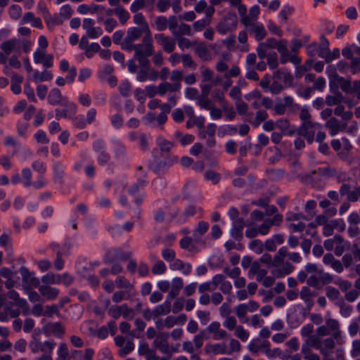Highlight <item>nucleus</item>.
Instances as JSON below:
<instances>
[{
	"label": "nucleus",
	"mask_w": 360,
	"mask_h": 360,
	"mask_svg": "<svg viewBox=\"0 0 360 360\" xmlns=\"http://www.w3.org/2000/svg\"><path fill=\"white\" fill-rule=\"evenodd\" d=\"M122 49L134 51V59L142 65H148V57L153 55L154 46L151 33L148 34L146 30L138 27L128 29L127 36L121 43Z\"/></svg>",
	"instance_id": "nucleus-1"
},
{
	"label": "nucleus",
	"mask_w": 360,
	"mask_h": 360,
	"mask_svg": "<svg viewBox=\"0 0 360 360\" xmlns=\"http://www.w3.org/2000/svg\"><path fill=\"white\" fill-rule=\"evenodd\" d=\"M288 255L286 247H282L273 258L272 266L276 267L271 273L276 278L283 277L292 272L295 266L289 262H284V259Z\"/></svg>",
	"instance_id": "nucleus-2"
},
{
	"label": "nucleus",
	"mask_w": 360,
	"mask_h": 360,
	"mask_svg": "<svg viewBox=\"0 0 360 360\" xmlns=\"http://www.w3.org/2000/svg\"><path fill=\"white\" fill-rule=\"evenodd\" d=\"M169 335L168 333L160 332L153 342V347L165 354V357H169V360L174 353L178 352V345H171L169 342Z\"/></svg>",
	"instance_id": "nucleus-3"
},
{
	"label": "nucleus",
	"mask_w": 360,
	"mask_h": 360,
	"mask_svg": "<svg viewBox=\"0 0 360 360\" xmlns=\"http://www.w3.org/2000/svg\"><path fill=\"white\" fill-rule=\"evenodd\" d=\"M270 345L271 344L269 341L257 338L253 339L250 342L248 349L252 354H257L259 351H262L269 359L280 356L281 354V350L279 348L271 349L270 348Z\"/></svg>",
	"instance_id": "nucleus-4"
},
{
	"label": "nucleus",
	"mask_w": 360,
	"mask_h": 360,
	"mask_svg": "<svg viewBox=\"0 0 360 360\" xmlns=\"http://www.w3.org/2000/svg\"><path fill=\"white\" fill-rule=\"evenodd\" d=\"M321 127L320 124L312 120L305 122L302 123L297 129V134L303 136L309 143H311L314 139L316 130Z\"/></svg>",
	"instance_id": "nucleus-5"
},
{
	"label": "nucleus",
	"mask_w": 360,
	"mask_h": 360,
	"mask_svg": "<svg viewBox=\"0 0 360 360\" xmlns=\"http://www.w3.org/2000/svg\"><path fill=\"white\" fill-rule=\"evenodd\" d=\"M237 25V18L236 15L225 17L221 20L216 27L218 32L225 34L235 30Z\"/></svg>",
	"instance_id": "nucleus-6"
},
{
	"label": "nucleus",
	"mask_w": 360,
	"mask_h": 360,
	"mask_svg": "<svg viewBox=\"0 0 360 360\" xmlns=\"http://www.w3.org/2000/svg\"><path fill=\"white\" fill-rule=\"evenodd\" d=\"M125 342V338L122 336L117 335L115 338V343L116 346L120 347L118 354L121 357L126 356L134 349V344L131 340H128L126 345L124 346Z\"/></svg>",
	"instance_id": "nucleus-7"
},
{
	"label": "nucleus",
	"mask_w": 360,
	"mask_h": 360,
	"mask_svg": "<svg viewBox=\"0 0 360 360\" xmlns=\"http://www.w3.org/2000/svg\"><path fill=\"white\" fill-rule=\"evenodd\" d=\"M155 39L157 42L160 44L163 51L167 53H172L176 47V39H173L171 37L165 36L163 34H155Z\"/></svg>",
	"instance_id": "nucleus-8"
},
{
	"label": "nucleus",
	"mask_w": 360,
	"mask_h": 360,
	"mask_svg": "<svg viewBox=\"0 0 360 360\" xmlns=\"http://www.w3.org/2000/svg\"><path fill=\"white\" fill-rule=\"evenodd\" d=\"M108 313L115 319H117L120 316H123L124 318H132L134 315V310L127 304L112 307L110 308Z\"/></svg>",
	"instance_id": "nucleus-9"
},
{
	"label": "nucleus",
	"mask_w": 360,
	"mask_h": 360,
	"mask_svg": "<svg viewBox=\"0 0 360 360\" xmlns=\"http://www.w3.org/2000/svg\"><path fill=\"white\" fill-rule=\"evenodd\" d=\"M206 330L212 335V338L214 340H224L228 337V333L221 328V324L218 321L211 323Z\"/></svg>",
	"instance_id": "nucleus-10"
},
{
	"label": "nucleus",
	"mask_w": 360,
	"mask_h": 360,
	"mask_svg": "<svg viewBox=\"0 0 360 360\" xmlns=\"http://www.w3.org/2000/svg\"><path fill=\"white\" fill-rule=\"evenodd\" d=\"M53 57L51 54H46L45 50L37 49L34 53V60L36 63H42L45 68L53 65Z\"/></svg>",
	"instance_id": "nucleus-11"
},
{
	"label": "nucleus",
	"mask_w": 360,
	"mask_h": 360,
	"mask_svg": "<svg viewBox=\"0 0 360 360\" xmlns=\"http://www.w3.org/2000/svg\"><path fill=\"white\" fill-rule=\"evenodd\" d=\"M205 352L207 354H228V348L224 342L209 343L205 347Z\"/></svg>",
	"instance_id": "nucleus-12"
},
{
	"label": "nucleus",
	"mask_w": 360,
	"mask_h": 360,
	"mask_svg": "<svg viewBox=\"0 0 360 360\" xmlns=\"http://www.w3.org/2000/svg\"><path fill=\"white\" fill-rule=\"evenodd\" d=\"M20 273L22 277V281L25 283L32 287H39V280L37 278L34 277L33 274L30 273L26 267H20Z\"/></svg>",
	"instance_id": "nucleus-13"
},
{
	"label": "nucleus",
	"mask_w": 360,
	"mask_h": 360,
	"mask_svg": "<svg viewBox=\"0 0 360 360\" xmlns=\"http://www.w3.org/2000/svg\"><path fill=\"white\" fill-rule=\"evenodd\" d=\"M195 54L202 60L208 61L212 59V55L205 42H198L195 46Z\"/></svg>",
	"instance_id": "nucleus-14"
},
{
	"label": "nucleus",
	"mask_w": 360,
	"mask_h": 360,
	"mask_svg": "<svg viewBox=\"0 0 360 360\" xmlns=\"http://www.w3.org/2000/svg\"><path fill=\"white\" fill-rule=\"evenodd\" d=\"M46 333L51 334L56 337L61 338L65 334V329L59 322L49 323L44 327Z\"/></svg>",
	"instance_id": "nucleus-15"
},
{
	"label": "nucleus",
	"mask_w": 360,
	"mask_h": 360,
	"mask_svg": "<svg viewBox=\"0 0 360 360\" xmlns=\"http://www.w3.org/2000/svg\"><path fill=\"white\" fill-rule=\"evenodd\" d=\"M39 293L48 300H55L59 295V290L48 285H41L39 287Z\"/></svg>",
	"instance_id": "nucleus-16"
},
{
	"label": "nucleus",
	"mask_w": 360,
	"mask_h": 360,
	"mask_svg": "<svg viewBox=\"0 0 360 360\" xmlns=\"http://www.w3.org/2000/svg\"><path fill=\"white\" fill-rule=\"evenodd\" d=\"M335 246L334 252L337 256L342 255L345 251L349 250L350 248L349 243L345 241L344 238L340 235L335 236Z\"/></svg>",
	"instance_id": "nucleus-17"
},
{
	"label": "nucleus",
	"mask_w": 360,
	"mask_h": 360,
	"mask_svg": "<svg viewBox=\"0 0 360 360\" xmlns=\"http://www.w3.org/2000/svg\"><path fill=\"white\" fill-rule=\"evenodd\" d=\"M274 79H278L283 81L286 86L292 85L293 77L286 69H279L273 75Z\"/></svg>",
	"instance_id": "nucleus-18"
},
{
	"label": "nucleus",
	"mask_w": 360,
	"mask_h": 360,
	"mask_svg": "<svg viewBox=\"0 0 360 360\" xmlns=\"http://www.w3.org/2000/svg\"><path fill=\"white\" fill-rule=\"evenodd\" d=\"M345 124H342L336 117H330L326 123V127L330 131V134L334 136L344 129Z\"/></svg>",
	"instance_id": "nucleus-19"
},
{
	"label": "nucleus",
	"mask_w": 360,
	"mask_h": 360,
	"mask_svg": "<svg viewBox=\"0 0 360 360\" xmlns=\"http://www.w3.org/2000/svg\"><path fill=\"white\" fill-rule=\"evenodd\" d=\"M20 41L17 39H12L4 41L1 44V49L3 51V53L7 56L11 54L13 51H15L19 48Z\"/></svg>",
	"instance_id": "nucleus-20"
},
{
	"label": "nucleus",
	"mask_w": 360,
	"mask_h": 360,
	"mask_svg": "<svg viewBox=\"0 0 360 360\" xmlns=\"http://www.w3.org/2000/svg\"><path fill=\"white\" fill-rule=\"evenodd\" d=\"M245 226L244 219L240 218L236 219L233 223V228L231 229V236L236 240H240L243 238V229Z\"/></svg>",
	"instance_id": "nucleus-21"
},
{
	"label": "nucleus",
	"mask_w": 360,
	"mask_h": 360,
	"mask_svg": "<svg viewBox=\"0 0 360 360\" xmlns=\"http://www.w3.org/2000/svg\"><path fill=\"white\" fill-rule=\"evenodd\" d=\"M195 11L198 13L205 12L206 17L207 18H211L215 11V9L213 6H208L205 0H200L195 4Z\"/></svg>",
	"instance_id": "nucleus-22"
},
{
	"label": "nucleus",
	"mask_w": 360,
	"mask_h": 360,
	"mask_svg": "<svg viewBox=\"0 0 360 360\" xmlns=\"http://www.w3.org/2000/svg\"><path fill=\"white\" fill-rule=\"evenodd\" d=\"M326 326L328 327L332 336L335 339L338 340L341 338V330H340L339 322L333 319H328L326 321Z\"/></svg>",
	"instance_id": "nucleus-23"
},
{
	"label": "nucleus",
	"mask_w": 360,
	"mask_h": 360,
	"mask_svg": "<svg viewBox=\"0 0 360 360\" xmlns=\"http://www.w3.org/2000/svg\"><path fill=\"white\" fill-rule=\"evenodd\" d=\"M161 84L162 96L166 95L167 93L177 92L181 89V84L176 82H169L167 81L162 82Z\"/></svg>",
	"instance_id": "nucleus-24"
},
{
	"label": "nucleus",
	"mask_w": 360,
	"mask_h": 360,
	"mask_svg": "<svg viewBox=\"0 0 360 360\" xmlns=\"http://www.w3.org/2000/svg\"><path fill=\"white\" fill-rule=\"evenodd\" d=\"M316 296V294L312 292L309 287L304 286L301 289L300 298L304 301L308 307H311L314 304L312 297Z\"/></svg>",
	"instance_id": "nucleus-25"
},
{
	"label": "nucleus",
	"mask_w": 360,
	"mask_h": 360,
	"mask_svg": "<svg viewBox=\"0 0 360 360\" xmlns=\"http://www.w3.org/2000/svg\"><path fill=\"white\" fill-rule=\"evenodd\" d=\"M134 22L139 25V27L141 28L143 30H146L148 37H149V33H151V32L148 22L141 13H135L134 15Z\"/></svg>",
	"instance_id": "nucleus-26"
},
{
	"label": "nucleus",
	"mask_w": 360,
	"mask_h": 360,
	"mask_svg": "<svg viewBox=\"0 0 360 360\" xmlns=\"http://www.w3.org/2000/svg\"><path fill=\"white\" fill-rule=\"evenodd\" d=\"M112 254V256L122 260H128L131 257V253L130 252H123L120 249H116L112 251V252H109L105 257L106 262H111L112 261V259L110 257V255Z\"/></svg>",
	"instance_id": "nucleus-27"
},
{
	"label": "nucleus",
	"mask_w": 360,
	"mask_h": 360,
	"mask_svg": "<svg viewBox=\"0 0 360 360\" xmlns=\"http://www.w3.org/2000/svg\"><path fill=\"white\" fill-rule=\"evenodd\" d=\"M48 100L51 105L60 104L63 100L60 91L58 89H53L49 94Z\"/></svg>",
	"instance_id": "nucleus-28"
},
{
	"label": "nucleus",
	"mask_w": 360,
	"mask_h": 360,
	"mask_svg": "<svg viewBox=\"0 0 360 360\" xmlns=\"http://www.w3.org/2000/svg\"><path fill=\"white\" fill-rule=\"evenodd\" d=\"M171 311V302L170 301H165L164 304L158 305L153 309V316H160L162 315L168 314Z\"/></svg>",
	"instance_id": "nucleus-29"
},
{
	"label": "nucleus",
	"mask_w": 360,
	"mask_h": 360,
	"mask_svg": "<svg viewBox=\"0 0 360 360\" xmlns=\"http://www.w3.org/2000/svg\"><path fill=\"white\" fill-rule=\"evenodd\" d=\"M184 35H186V36H192L193 35L191 27L188 24H186L184 22H181L179 25L176 30L174 33L173 36L174 37H183Z\"/></svg>",
	"instance_id": "nucleus-30"
},
{
	"label": "nucleus",
	"mask_w": 360,
	"mask_h": 360,
	"mask_svg": "<svg viewBox=\"0 0 360 360\" xmlns=\"http://www.w3.org/2000/svg\"><path fill=\"white\" fill-rule=\"evenodd\" d=\"M268 117L267 112L264 110H259L256 112L255 118L252 121L250 118H246L245 120L251 123L254 127H258L262 122Z\"/></svg>",
	"instance_id": "nucleus-31"
},
{
	"label": "nucleus",
	"mask_w": 360,
	"mask_h": 360,
	"mask_svg": "<svg viewBox=\"0 0 360 360\" xmlns=\"http://www.w3.org/2000/svg\"><path fill=\"white\" fill-rule=\"evenodd\" d=\"M31 22L36 27H41L42 24L40 18H35L31 12L26 13L22 18V23Z\"/></svg>",
	"instance_id": "nucleus-32"
},
{
	"label": "nucleus",
	"mask_w": 360,
	"mask_h": 360,
	"mask_svg": "<svg viewBox=\"0 0 360 360\" xmlns=\"http://www.w3.org/2000/svg\"><path fill=\"white\" fill-rule=\"evenodd\" d=\"M248 32L254 33L257 41L263 39L266 35V32L262 25L255 24L251 29H248Z\"/></svg>",
	"instance_id": "nucleus-33"
},
{
	"label": "nucleus",
	"mask_w": 360,
	"mask_h": 360,
	"mask_svg": "<svg viewBox=\"0 0 360 360\" xmlns=\"http://www.w3.org/2000/svg\"><path fill=\"white\" fill-rule=\"evenodd\" d=\"M73 11L69 4L63 6L58 13V20L60 23L63 20H68L71 18Z\"/></svg>",
	"instance_id": "nucleus-34"
},
{
	"label": "nucleus",
	"mask_w": 360,
	"mask_h": 360,
	"mask_svg": "<svg viewBox=\"0 0 360 360\" xmlns=\"http://www.w3.org/2000/svg\"><path fill=\"white\" fill-rule=\"evenodd\" d=\"M144 91H145L146 95L147 96H148L149 98H153L156 95L163 96L162 92L161 84H159L158 86H154V85L147 86H146Z\"/></svg>",
	"instance_id": "nucleus-35"
},
{
	"label": "nucleus",
	"mask_w": 360,
	"mask_h": 360,
	"mask_svg": "<svg viewBox=\"0 0 360 360\" xmlns=\"http://www.w3.org/2000/svg\"><path fill=\"white\" fill-rule=\"evenodd\" d=\"M114 12L115 15L119 18L121 24L124 25L129 18V13L122 6H117L115 8Z\"/></svg>",
	"instance_id": "nucleus-36"
},
{
	"label": "nucleus",
	"mask_w": 360,
	"mask_h": 360,
	"mask_svg": "<svg viewBox=\"0 0 360 360\" xmlns=\"http://www.w3.org/2000/svg\"><path fill=\"white\" fill-rule=\"evenodd\" d=\"M171 264V269L172 270H181L184 274H187L191 271V266L189 264H185L181 259H175Z\"/></svg>",
	"instance_id": "nucleus-37"
},
{
	"label": "nucleus",
	"mask_w": 360,
	"mask_h": 360,
	"mask_svg": "<svg viewBox=\"0 0 360 360\" xmlns=\"http://www.w3.org/2000/svg\"><path fill=\"white\" fill-rule=\"evenodd\" d=\"M321 38L324 40V41L320 46H319L318 53L320 57L325 58L326 62L328 63V58L330 56L328 41L326 39V38L323 36H322Z\"/></svg>",
	"instance_id": "nucleus-38"
},
{
	"label": "nucleus",
	"mask_w": 360,
	"mask_h": 360,
	"mask_svg": "<svg viewBox=\"0 0 360 360\" xmlns=\"http://www.w3.org/2000/svg\"><path fill=\"white\" fill-rule=\"evenodd\" d=\"M343 96L341 93L338 92L334 96L328 95L326 98V103L329 105H335L341 103L343 101Z\"/></svg>",
	"instance_id": "nucleus-39"
},
{
	"label": "nucleus",
	"mask_w": 360,
	"mask_h": 360,
	"mask_svg": "<svg viewBox=\"0 0 360 360\" xmlns=\"http://www.w3.org/2000/svg\"><path fill=\"white\" fill-rule=\"evenodd\" d=\"M167 18L165 16H158L154 20L155 29L159 31H164L167 28Z\"/></svg>",
	"instance_id": "nucleus-40"
},
{
	"label": "nucleus",
	"mask_w": 360,
	"mask_h": 360,
	"mask_svg": "<svg viewBox=\"0 0 360 360\" xmlns=\"http://www.w3.org/2000/svg\"><path fill=\"white\" fill-rule=\"evenodd\" d=\"M179 47L184 50V49H189L193 46H195L197 41H191L188 38L184 37H175Z\"/></svg>",
	"instance_id": "nucleus-41"
},
{
	"label": "nucleus",
	"mask_w": 360,
	"mask_h": 360,
	"mask_svg": "<svg viewBox=\"0 0 360 360\" xmlns=\"http://www.w3.org/2000/svg\"><path fill=\"white\" fill-rule=\"evenodd\" d=\"M41 281L44 283L43 285L54 284L60 283V275H56L53 273H49L41 278Z\"/></svg>",
	"instance_id": "nucleus-42"
},
{
	"label": "nucleus",
	"mask_w": 360,
	"mask_h": 360,
	"mask_svg": "<svg viewBox=\"0 0 360 360\" xmlns=\"http://www.w3.org/2000/svg\"><path fill=\"white\" fill-rule=\"evenodd\" d=\"M58 358L56 360H67L69 356V351L68 345L65 342H61L59 345L58 352Z\"/></svg>",
	"instance_id": "nucleus-43"
},
{
	"label": "nucleus",
	"mask_w": 360,
	"mask_h": 360,
	"mask_svg": "<svg viewBox=\"0 0 360 360\" xmlns=\"http://www.w3.org/2000/svg\"><path fill=\"white\" fill-rule=\"evenodd\" d=\"M117 288H124L127 292H129L133 289V285L123 276H119L115 281Z\"/></svg>",
	"instance_id": "nucleus-44"
},
{
	"label": "nucleus",
	"mask_w": 360,
	"mask_h": 360,
	"mask_svg": "<svg viewBox=\"0 0 360 360\" xmlns=\"http://www.w3.org/2000/svg\"><path fill=\"white\" fill-rule=\"evenodd\" d=\"M56 345V343L53 340L41 342V352H43L44 354L51 355Z\"/></svg>",
	"instance_id": "nucleus-45"
},
{
	"label": "nucleus",
	"mask_w": 360,
	"mask_h": 360,
	"mask_svg": "<svg viewBox=\"0 0 360 360\" xmlns=\"http://www.w3.org/2000/svg\"><path fill=\"white\" fill-rule=\"evenodd\" d=\"M139 65L141 69L138 72L137 79L139 82H144L148 79V70H149V68L150 66V60H148V65H142L140 63H139Z\"/></svg>",
	"instance_id": "nucleus-46"
},
{
	"label": "nucleus",
	"mask_w": 360,
	"mask_h": 360,
	"mask_svg": "<svg viewBox=\"0 0 360 360\" xmlns=\"http://www.w3.org/2000/svg\"><path fill=\"white\" fill-rule=\"evenodd\" d=\"M181 61L184 68H191L195 70L196 68V63L194 62L192 56L189 54H183L181 56Z\"/></svg>",
	"instance_id": "nucleus-47"
},
{
	"label": "nucleus",
	"mask_w": 360,
	"mask_h": 360,
	"mask_svg": "<svg viewBox=\"0 0 360 360\" xmlns=\"http://www.w3.org/2000/svg\"><path fill=\"white\" fill-rule=\"evenodd\" d=\"M267 64L270 69H276L278 65V56L276 52H270L266 56Z\"/></svg>",
	"instance_id": "nucleus-48"
},
{
	"label": "nucleus",
	"mask_w": 360,
	"mask_h": 360,
	"mask_svg": "<svg viewBox=\"0 0 360 360\" xmlns=\"http://www.w3.org/2000/svg\"><path fill=\"white\" fill-rule=\"evenodd\" d=\"M198 105L202 109L210 110L214 105L209 97L200 96L198 100Z\"/></svg>",
	"instance_id": "nucleus-49"
},
{
	"label": "nucleus",
	"mask_w": 360,
	"mask_h": 360,
	"mask_svg": "<svg viewBox=\"0 0 360 360\" xmlns=\"http://www.w3.org/2000/svg\"><path fill=\"white\" fill-rule=\"evenodd\" d=\"M312 61L307 60L303 65L298 66L296 69L295 77H301L306 72L310 70Z\"/></svg>",
	"instance_id": "nucleus-50"
},
{
	"label": "nucleus",
	"mask_w": 360,
	"mask_h": 360,
	"mask_svg": "<svg viewBox=\"0 0 360 360\" xmlns=\"http://www.w3.org/2000/svg\"><path fill=\"white\" fill-rule=\"evenodd\" d=\"M235 335L243 342L248 340L250 336L249 333L242 326L236 328Z\"/></svg>",
	"instance_id": "nucleus-51"
},
{
	"label": "nucleus",
	"mask_w": 360,
	"mask_h": 360,
	"mask_svg": "<svg viewBox=\"0 0 360 360\" xmlns=\"http://www.w3.org/2000/svg\"><path fill=\"white\" fill-rule=\"evenodd\" d=\"M211 22V18L202 19L200 20L195 21L193 24L194 30L197 32L202 31L206 26L209 25Z\"/></svg>",
	"instance_id": "nucleus-52"
},
{
	"label": "nucleus",
	"mask_w": 360,
	"mask_h": 360,
	"mask_svg": "<svg viewBox=\"0 0 360 360\" xmlns=\"http://www.w3.org/2000/svg\"><path fill=\"white\" fill-rule=\"evenodd\" d=\"M29 347L32 352L36 354L41 352V342L37 338L34 337L29 343Z\"/></svg>",
	"instance_id": "nucleus-53"
},
{
	"label": "nucleus",
	"mask_w": 360,
	"mask_h": 360,
	"mask_svg": "<svg viewBox=\"0 0 360 360\" xmlns=\"http://www.w3.org/2000/svg\"><path fill=\"white\" fill-rule=\"evenodd\" d=\"M166 269L167 267L165 263L162 261L159 260L156 262L154 266H153L152 272L154 274H162L165 272Z\"/></svg>",
	"instance_id": "nucleus-54"
},
{
	"label": "nucleus",
	"mask_w": 360,
	"mask_h": 360,
	"mask_svg": "<svg viewBox=\"0 0 360 360\" xmlns=\"http://www.w3.org/2000/svg\"><path fill=\"white\" fill-rule=\"evenodd\" d=\"M101 50V46L97 43H92L89 44L87 49L85 51V56L90 58H91L95 53L99 52Z\"/></svg>",
	"instance_id": "nucleus-55"
},
{
	"label": "nucleus",
	"mask_w": 360,
	"mask_h": 360,
	"mask_svg": "<svg viewBox=\"0 0 360 360\" xmlns=\"http://www.w3.org/2000/svg\"><path fill=\"white\" fill-rule=\"evenodd\" d=\"M52 77L53 76L51 72L46 70L44 71L41 73L35 72V74L34 75V79L36 81L41 82L51 80L52 79Z\"/></svg>",
	"instance_id": "nucleus-56"
},
{
	"label": "nucleus",
	"mask_w": 360,
	"mask_h": 360,
	"mask_svg": "<svg viewBox=\"0 0 360 360\" xmlns=\"http://www.w3.org/2000/svg\"><path fill=\"white\" fill-rule=\"evenodd\" d=\"M205 177L206 179L212 181L214 184H217L221 179L220 174L212 170L207 171L205 174Z\"/></svg>",
	"instance_id": "nucleus-57"
},
{
	"label": "nucleus",
	"mask_w": 360,
	"mask_h": 360,
	"mask_svg": "<svg viewBox=\"0 0 360 360\" xmlns=\"http://www.w3.org/2000/svg\"><path fill=\"white\" fill-rule=\"evenodd\" d=\"M178 19V17L175 15H172L169 17V18H167V27L172 32V34H174V33L175 32L179 26Z\"/></svg>",
	"instance_id": "nucleus-58"
},
{
	"label": "nucleus",
	"mask_w": 360,
	"mask_h": 360,
	"mask_svg": "<svg viewBox=\"0 0 360 360\" xmlns=\"http://www.w3.org/2000/svg\"><path fill=\"white\" fill-rule=\"evenodd\" d=\"M241 349V345L238 340L231 338L229 342V349H228V354H231L233 352H240Z\"/></svg>",
	"instance_id": "nucleus-59"
},
{
	"label": "nucleus",
	"mask_w": 360,
	"mask_h": 360,
	"mask_svg": "<svg viewBox=\"0 0 360 360\" xmlns=\"http://www.w3.org/2000/svg\"><path fill=\"white\" fill-rule=\"evenodd\" d=\"M162 258L167 262H172L176 257V252L174 250L165 248L162 252Z\"/></svg>",
	"instance_id": "nucleus-60"
},
{
	"label": "nucleus",
	"mask_w": 360,
	"mask_h": 360,
	"mask_svg": "<svg viewBox=\"0 0 360 360\" xmlns=\"http://www.w3.org/2000/svg\"><path fill=\"white\" fill-rule=\"evenodd\" d=\"M326 296L331 300H335L339 298L340 297V292L338 289L331 287L328 286L326 288Z\"/></svg>",
	"instance_id": "nucleus-61"
},
{
	"label": "nucleus",
	"mask_w": 360,
	"mask_h": 360,
	"mask_svg": "<svg viewBox=\"0 0 360 360\" xmlns=\"http://www.w3.org/2000/svg\"><path fill=\"white\" fill-rule=\"evenodd\" d=\"M276 127L281 130V132H283V134H285V131H287L290 127L288 120L285 118H281L277 120L276 122Z\"/></svg>",
	"instance_id": "nucleus-62"
},
{
	"label": "nucleus",
	"mask_w": 360,
	"mask_h": 360,
	"mask_svg": "<svg viewBox=\"0 0 360 360\" xmlns=\"http://www.w3.org/2000/svg\"><path fill=\"white\" fill-rule=\"evenodd\" d=\"M237 321L234 316H226V320L224 322V326L229 330H232L233 329L236 330L237 327Z\"/></svg>",
	"instance_id": "nucleus-63"
},
{
	"label": "nucleus",
	"mask_w": 360,
	"mask_h": 360,
	"mask_svg": "<svg viewBox=\"0 0 360 360\" xmlns=\"http://www.w3.org/2000/svg\"><path fill=\"white\" fill-rule=\"evenodd\" d=\"M146 360H169V357H165L157 355L155 349H151L146 356Z\"/></svg>",
	"instance_id": "nucleus-64"
}]
</instances>
